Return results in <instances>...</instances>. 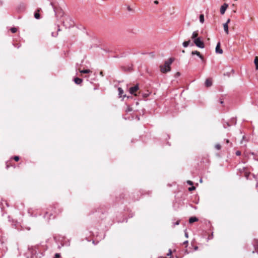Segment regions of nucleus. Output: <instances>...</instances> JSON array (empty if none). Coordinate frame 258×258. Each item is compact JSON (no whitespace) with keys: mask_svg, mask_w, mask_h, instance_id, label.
Listing matches in <instances>:
<instances>
[{"mask_svg":"<svg viewBox=\"0 0 258 258\" xmlns=\"http://www.w3.org/2000/svg\"><path fill=\"white\" fill-rule=\"evenodd\" d=\"M173 61L174 58H170L168 60L166 61L164 65H161L160 66V71L163 73H166L170 71V64Z\"/></svg>","mask_w":258,"mask_h":258,"instance_id":"1","label":"nucleus"},{"mask_svg":"<svg viewBox=\"0 0 258 258\" xmlns=\"http://www.w3.org/2000/svg\"><path fill=\"white\" fill-rule=\"evenodd\" d=\"M194 42L197 47L200 48H204L205 47L204 43L201 40V38L200 37H199L197 39H195V40H194Z\"/></svg>","mask_w":258,"mask_h":258,"instance_id":"2","label":"nucleus"},{"mask_svg":"<svg viewBox=\"0 0 258 258\" xmlns=\"http://www.w3.org/2000/svg\"><path fill=\"white\" fill-rule=\"evenodd\" d=\"M138 90H139V86L138 85H136L135 86L131 87L130 88V93L131 94H133L135 96H137V94H135V92H136Z\"/></svg>","mask_w":258,"mask_h":258,"instance_id":"3","label":"nucleus"},{"mask_svg":"<svg viewBox=\"0 0 258 258\" xmlns=\"http://www.w3.org/2000/svg\"><path fill=\"white\" fill-rule=\"evenodd\" d=\"M228 5L227 4H224L221 7V8H220V13L222 15H223L225 12V11L227 9V8H228Z\"/></svg>","mask_w":258,"mask_h":258,"instance_id":"4","label":"nucleus"},{"mask_svg":"<svg viewBox=\"0 0 258 258\" xmlns=\"http://www.w3.org/2000/svg\"><path fill=\"white\" fill-rule=\"evenodd\" d=\"M215 51L217 53H219V54H222L223 53V50L220 48V42H218V43L216 45Z\"/></svg>","mask_w":258,"mask_h":258,"instance_id":"5","label":"nucleus"},{"mask_svg":"<svg viewBox=\"0 0 258 258\" xmlns=\"http://www.w3.org/2000/svg\"><path fill=\"white\" fill-rule=\"evenodd\" d=\"M191 54L192 55H197L202 59V60H204V57L202 56V55L200 53L199 51L197 50L192 51Z\"/></svg>","mask_w":258,"mask_h":258,"instance_id":"6","label":"nucleus"},{"mask_svg":"<svg viewBox=\"0 0 258 258\" xmlns=\"http://www.w3.org/2000/svg\"><path fill=\"white\" fill-rule=\"evenodd\" d=\"M212 85V81L211 79H207L205 81V85L209 87L211 86Z\"/></svg>","mask_w":258,"mask_h":258,"instance_id":"7","label":"nucleus"},{"mask_svg":"<svg viewBox=\"0 0 258 258\" xmlns=\"http://www.w3.org/2000/svg\"><path fill=\"white\" fill-rule=\"evenodd\" d=\"M224 30L226 34H229L228 25L227 24H223Z\"/></svg>","mask_w":258,"mask_h":258,"instance_id":"8","label":"nucleus"},{"mask_svg":"<svg viewBox=\"0 0 258 258\" xmlns=\"http://www.w3.org/2000/svg\"><path fill=\"white\" fill-rule=\"evenodd\" d=\"M198 31H194L192 34L191 38L194 40L195 39H197L198 38Z\"/></svg>","mask_w":258,"mask_h":258,"instance_id":"9","label":"nucleus"},{"mask_svg":"<svg viewBox=\"0 0 258 258\" xmlns=\"http://www.w3.org/2000/svg\"><path fill=\"white\" fill-rule=\"evenodd\" d=\"M254 63L255 66V70L258 71V56H255L254 59Z\"/></svg>","mask_w":258,"mask_h":258,"instance_id":"10","label":"nucleus"},{"mask_svg":"<svg viewBox=\"0 0 258 258\" xmlns=\"http://www.w3.org/2000/svg\"><path fill=\"white\" fill-rule=\"evenodd\" d=\"M198 220V219L196 217H191L189 219V222L190 223H192L195 222H196Z\"/></svg>","mask_w":258,"mask_h":258,"instance_id":"11","label":"nucleus"},{"mask_svg":"<svg viewBox=\"0 0 258 258\" xmlns=\"http://www.w3.org/2000/svg\"><path fill=\"white\" fill-rule=\"evenodd\" d=\"M74 82L77 84H80L82 82V80L79 78H76L74 79Z\"/></svg>","mask_w":258,"mask_h":258,"instance_id":"12","label":"nucleus"},{"mask_svg":"<svg viewBox=\"0 0 258 258\" xmlns=\"http://www.w3.org/2000/svg\"><path fill=\"white\" fill-rule=\"evenodd\" d=\"M28 250H29V251L30 252H31L33 254L36 253V250H35V247H32V246L31 247H29V248H28Z\"/></svg>","mask_w":258,"mask_h":258,"instance_id":"13","label":"nucleus"},{"mask_svg":"<svg viewBox=\"0 0 258 258\" xmlns=\"http://www.w3.org/2000/svg\"><path fill=\"white\" fill-rule=\"evenodd\" d=\"M39 11H40L39 9H38L37 11L36 12H35V14H34V17L36 19H39L40 18V14L39 13Z\"/></svg>","mask_w":258,"mask_h":258,"instance_id":"14","label":"nucleus"},{"mask_svg":"<svg viewBox=\"0 0 258 258\" xmlns=\"http://www.w3.org/2000/svg\"><path fill=\"white\" fill-rule=\"evenodd\" d=\"M118 95H119L120 97H122V96H125V95H123V90L121 88H120V87L118 88Z\"/></svg>","mask_w":258,"mask_h":258,"instance_id":"15","label":"nucleus"},{"mask_svg":"<svg viewBox=\"0 0 258 258\" xmlns=\"http://www.w3.org/2000/svg\"><path fill=\"white\" fill-rule=\"evenodd\" d=\"M190 43V40H188V41H186L183 42L182 45L184 47H187Z\"/></svg>","mask_w":258,"mask_h":258,"instance_id":"16","label":"nucleus"},{"mask_svg":"<svg viewBox=\"0 0 258 258\" xmlns=\"http://www.w3.org/2000/svg\"><path fill=\"white\" fill-rule=\"evenodd\" d=\"M200 21L201 23H203L204 22V15L201 14L200 16Z\"/></svg>","mask_w":258,"mask_h":258,"instance_id":"17","label":"nucleus"},{"mask_svg":"<svg viewBox=\"0 0 258 258\" xmlns=\"http://www.w3.org/2000/svg\"><path fill=\"white\" fill-rule=\"evenodd\" d=\"M90 72H91L90 70L89 69L83 70L80 71V73H84V74H88V73H89Z\"/></svg>","mask_w":258,"mask_h":258,"instance_id":"18","label":"nucleus"},{"mask_svg":"<svg viewBox=\"0 0 258 258\" xmlns=\"http://www.w3.org/2000/svg\"><path fill=\"white\" fill-rule=\"evenodd\" d=\"M17 29L16 28H12L11 29V31L13 33H15L17 32Z\"/></svg>","mask_w":258,"mask_h":258,"instance_id":"19","label":"nucleus"},{"mask_svg":"<svg viewBox=\"0 0 258 258\" xmlns=\"http://www.w3.org/2000/svg\"><path fill=\"white\" fill-rule=\"evenodd\" d=\"M215 148L217 149V150H220L221 149V145L219 144H216L215 146Z\"/></svg>","mask_w":258,"mask_h":258,"instance_id":"20","label":"nucleus"},{"mask_svg":"<svg viewBox=\"0 0 258 258\" xmlns=\"http://www.w3.org/2000/svg\"><path fill=\"white\" fill-rule=\"evenodd\" d=\"M60 256V255L59 253H55L54 257V258H59Z\"/></svg>","mask_w":258,"mask_h":258,"instance_id":"21","label":"nucleus"},{"mask_svg":"<svg viewBox=\"0 0 258 258\" xmlns=\"http://www.w3.org/2000/svg\"><path fill=\"white\" fill-rule=\"evenodd\" d=\"M132 111V108L130 107H128L126 109V112H130V111Z\"/></svg>","mask_w":258,"mask_h":258,"instance_id":"22","label":"nucleus"},{"mask_svg":"<svg viewBox=\"0 0 258 258\" xmlns=\"http://www.w3.org/2000/svg\"><path fill=\"white\" fill-rule=\"evenodd\" d=\"M14 159L16 161H18L19 160V157L18 156H15L14 157Z\"/></svg>","mask_w":258,"mask_h":258,"instance_id":"23","label":"nucleus"},{"mask_svg":"<svg viewBox=\"0 0 258 258\" xmlns=\"http://www.w3.org/2000/svg\"><path fill=\"white\" fill-rule=\"evenodd\" d=\"M235 154L237 156H240L241 155V152L239 151H237Z\"/></svg>","mask_w":258,"mask_h":258,"instance_id":"24","label":"nucleus"},{"mask_svg":"<svg viewBox=\"0 0 258 258\" xmlns=\"http://www.w3.org/2000/svg\"><path fill=\"white\" fill-rule=\"evenodd\" d=\"M57 35H58V33H57L56 34H54V33L53 32L51 33V36L52 37H56Z\"/></svg>","mask_w":258,"mask_h":258,"instance_id":"25","label":"nucleus"},{"mask_svg":"<svg viewBox=\"0 0 258 258\" xmlns=\"http://www.w3.org/2000/svg\"><path fill=\"white\" fill-rule=\"evenodd\" d=\"M184 234H185V236L186 238H188V233H187V232H186V230H185V231H184Z\"/></svg>","mask_w":258,"mask_h":258,"instance_id":"26","label":"nucleus"},{"mask_svg":"<svg viewBox=\"0 0 258 258\" xmlns=\"http://www.w3.org/2000/svg\"><path fill=\"white\" fill-rule=\"evenodd\" d=\"M195 189V187L192 186V187H189V188H188V190H190V191H191V190H194V189Z\"/></svg>","mask_w":258,"mask_h":258,"instance_id":"27","label":"nucleus"},{"mask_svg":"<svg viewBox=\"0 0 258 258\" xmlns=\"http://www.w3.org/2000/svg\"><path fill=\"white\" fill-rule=\"evenodd\" d=\"M230 22V19H228L227 20V22L225 23V24H227V25H228V24L229 23V22Z\"/></svg>","mask_w":258,"mask_h":258,"instance_id":"28","label":"nucleus"},{"mask_svg":"<svg viewBox=\"0 0 258 258\" xmlns=\"http://www.w3.org/2000/svg\"><path fill=\"white\" fill-rule=\"evenodd\" d=\"M180 73L179 72H177V73H176V74L175 75V76L176 77H178V76H180Z\"/></svg>","mask_w":258,"mask_h":258,"instance_id":"29","label":"nucleus"},{"mask_svg":"<svg viewBox=\"0 0 258 258\" xmlns=\"http://www.w3.org/2000/svg\"><path fill=\"white\" fill-rule=\"evenodd\" d=\"M187 183H188L189 184H190V185L192 184V181H190V180L187 181Z\"/></svg>","mask_w":258,"mask_h":258,"instance_id":"30","label":"nucleus"},{"mask_svg":"<svg viewBox=\"0 0 258 258\" xmlns=\"http://www.w3.org/2000/svg\"><path fill=\"white\" fill-rule=\"evenodd\" d=\"M187 243H188V241L187 240L185 241L183 243V244H187Z\"/></svg>","mask_w":258,"mask_h":258,"instance_id":"31","label":"nucleus"},{"mask_svg":"<svg viewBox=\"0 0 258 258\" xmlns=\"http://www.w3.org/2000/svg\"><path fill=\"white\" fill-rule=\"evenodd\" d=\"M159 3L158 1H154V4H158Z\"/></svg>","mask_w":258,"mask_h":258,"instance_id":"32","label":"nucleus"},{"mask_svg":"<svg viewBox=\"0 0 258 258\" xmlns=\"http://www.w3.org/2000/svg\"><path fill=\"white\" fill-rule=\"evenodd\" d=\"M225 141H226V143H227V144H228V143H229V140L226 139V140H225Z\"/></svg>","mask_w":258,"mask_h":258,"instance_id":"33","label":"nucleus"},{"mask_svg":"<svg viewBox=\"0 0 258 258\" xmlns=\"http://www.w3.org/2000/svg\"><path fill=\"white\" fill-rule=\"evenodd\" d=\"M179 224V221H177V222L175 223V225H178Z\"/></svg>","mask_w":258,"mask_h":258,"instance_id":"34","label":"nucleus"},{"mask_svg":"<svg viewBox=\"0 0 258 258\" xmlns=\"http://www.w3.org/2000/svg\"><path fill=\"white\" fill-rule=\"evenodd\" d=\"M57 27H58L57 31H58H58H60V28H59V26H57Z\"/></svg>","mask_w":258,"mask_h":258,"instance_id":"35","label":"nucleus"},{"mask_svg":"<svg viewBox=\"0 0 258 258\" xmlns=\"http://www.w3.org/2000/svg\"><path fill=\"white\" fill-rule=\"evenodd\" d=\"M220 102L221 104H223V103H224L223 101L222 100H221Z\"/></svg>","mask_w":258,"mask_h":258,"instance_id":"36","label":"nucleus"},{"mask_svg":"<svg viewBox=\"0 0 258 258\" xmlns=\"http://www.w3.org/2000/svg\"><path fill=\"white\" fill-rule=\"evenodd\" d=\"M195 250L198 249V247H197V246L195 247Z\"/></svg>","mask_w":258,"mask_h":258,"instance_id":"37","label":"nucleus"}]
</instances>
